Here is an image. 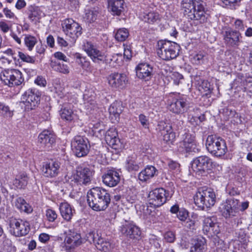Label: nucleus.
<instances>
[{
    "label": "nucleus",
    "mask_w": 252,
    "mask_h": 252,
    "mask_svg": "<svg viewBox=\"0 0 252 252\" xmlns=\"http://www.w3.org/2000/svg\"><path fill=\"white\" fill-rule=\"evenodd\" d=\"M111 201L110 195L107 190L102 188L95 187L90 189L87 193V202L94 210H105Z\"/></svg>",
    "instance_id": "obj_1"
},
{
    "label": "nucleus",
    "mask_w": 252,
    "mask_h": 252,
    "mask_svg": "<svg viewBox=\"0 0 252 252\" xmlns=\"http://www.w3.org/2000/svg\"><path fill=\"white\" fill-rule=\"evenodd\" d=\"M204 2L198 0H183L182 8L184 14L187 18L204 23L207 21V16L205 11Z\"/></svg>",
    "instance_id": "obj_2"
},
{
    "label": "nucleus",
    "mask_w": 252,
    "mask_h": 252,
    "mask_svg": "<svg viewBox=\"0 0 252 252\" xmlns=\"http://www.w3.org/2000/svg\"><path fill=\"white\" fill-rule=\"evenodd\" d=\"M180 48L179 45L174 42L160 40L157 43V52L162 60L169 61L178 56Z\"/></svg>",
    "instance_id": "obj_3"
},
{
    "label": "nucleus",
    "mask_w": 252,
    "mask_h": 252,
    "mask_svg": "<svg viewBox=\"0 0 252 252\" xmlns=\"http://www.w3.org/2000/svg\"><path fill=\"white\" fill-rule=\"evenodd\" d=\"M216 198L214 191L211 189L206 188L198 189L193 198L195 205L202 210L214 206Z\"/></svg>",
    "instance_id": "obj_4"
},
{
    "label": "nucleus",
    "mask_w": 252,
    "mask_h": 252,
    "mask_svg": "<svg viewBox=\"0 0 252 252\" xmlns=\"http://www.w3.org/2000/svg\"><path fill=\"white\" fill-rule=\"evenodd\" d=\"M167 102L170 111L176 114L184 113L189 104L186 96L177 93L169 94Z\"/></svg>",
    "instance_id": "obj_5"
},
{
    "label": "nucleus",
    "mask_w": 252,
    "mask_h": 252,
    "mask_svg": "<svg viewBox=\"0 0 252 252\" xmlns=\"http://www.w3.org/2000/svg\"><path fill=\"white\" fill-rule=\"evenodd\" d=\"M0 78L5 85L9 87L19 86L24 81L22 72L18 69H7L1 72Z\"/></svg>",
    "instance_id": "obj_6"
},
{
    "label": "nucleus",
    "mask_w": 252,
    "mask_h": 252,
    "mask_svg": "<svg viewBox=\"0 0 252 252\" xmlns=\"http://www.w3.org/2000/svg\"><path fill=\"white\" fill-rule=\"evenodd\" d=\"M40 94L36 89H29L22 94L20 104L24 105L26 111L34 109L39 103Z\"/></svg>",
    "instance_id": "obj_7"
},
{
    "label": "nucleus",
    "mask_w": 252,
    "mask_h": 252,
    "mask_svg": "<svg viewBox=\"0 0 252 252\" xmlns=\"http://www.w3.org/2000/svg\"><path fill=\"white\" fill-rule=\"evenodd\" d=\"M172 194L162 188H157L151 191L149 194V204L154 207H158L171 198Z\"/></svg>",
    "instance_id": "obj_8"
},
{
    "label": "nucleus",
    "mask_w": 252,
    "mask_h": 252,
    "mask_svg": "<svg viewBox=\"0 0 252 252\" xmlns=\"http://www.w3.org/2000/svg\"><path fill=\"white\" fill-rule=\"evenodd\" d=\"M211 159L205 156H199L193 159L191 162L192 170L199 175L206 173L212 167Z\"/></svg>",
    "instance_id": "obj_9"
},
{
    "label": "nucleus",
    "mask_w": 252,
    "mask_h": 252,
    "mask_svg": "<svg viewBox=\"0 0 252 252\" xmlns=\"http://www.w3.org/2000/svg\"><path fill=\"white\" fill-rule=\"evenodd\" d=\"M72 150L78 157L86 156L90 148L88 139L81 136H76L71 142Z\"/></svg>",
    "instance_id": "obj_10"
},
{
    "label": "nucleus",
    "mask_w": 252,
    "mask_h": 252,
    "mask_svg": "<svg viewBox=\"0 0 252 252\" xmlns=\"http://www.w3.org/2000/svg\"><path fill=\"white\" fill-rule=\"evenodd\" d=\"M9 226L11 233L17 237L27 235L30 230L29 222L22 220L11 219Z\"/></svg>",
    "instance_id": "obj_11"
},
{
    "label": "nucleus",
    "mask_w": 252,
    "mask_h": 252,
    "mask_svg": "<svg viewBox=\"0 0 252 252\" xmlns=\"http://www.w3.org/2000/svg\"><path fill=\"white\" fill-rule=\"evenodd\" d=\"M63 28L66 35L71 38V42H74L82 34V28L79 24L72 19L64 21Z\"/></svg>",
    "instance_id": "obj_12"
},
{
    "label": "nucleus",
    "mask_w": 252,
    "mask_h": 252,
    "mask_svg": "<svg viewBox=\"0 0 252 252\" xmlns=\"http://www.w3.org/2000/svg\"><path fill=\"white\" fill-rule=\"evenodd\" d=\"M83 49L93 61L96 63L105 60V53L100 51L97 46L91 42H86L83 46Z\"/></svg>",
    "instance_id": "obj_13"
},
{
    "label": "nucleus",
    "mask_w": 252,
    "mask_h": 252,
    "mask_svg": "<svg viewBox=\"0 0 252 252\" xmlns=\"http://www.w3.org/2000/svg\"><path fill=\"white\" fill-rule=\"evenodd\" d=\"M137 77L144 81H149L153 78L155 72L153 66L147 63H140L136 67Z\"/></svg>",
    "instance_id": "obj_14"
},
{
    "label": "nucleus",
    "mask_w": 252,
    "mask_h": 252,
    "mask_svg": "<svg viewBox=\"0 0 252 252\" xmlns=\"http://www.w3.org/2000/svg\"><path fill=\"white\" fill-rule=\"evenodd\" d=\"M109 85L114 88L123 89L126 87L128 82L126 75L124 73L114 72L107 77Z\"/></svg>",
    "instance_id": "obj_15"
},
{
    "label": "nucleus",
    "mask_w": 252,
    "mask_h": 252,
    "mask_svg": "<svg viewBox=\"0 0 252 252\" xmlns=\"http://www.w3.org/2000/svg\"><path fill=\"white\" fill-rule=\"evenodd\" d=\"M88 238L90 241L94 242L97 249L99 251L107 252L112 249L111 244L107 239L99 236L97 234L95 235L94 232H90Z\"/></svg>",
    "instance_id": "obj_16"
},
{
    "label": "nucleus",
    "mask_w": 252,
    "mask_h": 252,
    "mask_svg": "<svg viewBox=\"0 0 252 252\" xmlns=\"http://www.w3.org/2000/svg\"><path fill=\"white\" fill-rule=\"evenodd\" d=\"M60 169V162L57 160L52 159L43 164L42 170L45 177L54 178L59 175Z\"/></svg>",
    "instance_id": "obj_17"
},
{
    "label": "nucleus",
    "mask_w": 252,
    "mask_h": 252,
    "mask_svg": "<svg viewBox=\"0 0 252 252\" xmlns=\"http://www.w3.org/2000/svg\"><path fill=\"white\" fill-rule=\"evenodd\" d=\"M120 231L122 234L131 239H138L141 235L140 228L134 224L127 221L120 227Z\"/></svg>",
    "instance_id": "obj_18"
},
{
    "label": "nucleus",
    "mask_w": 252,
    "mask_h": 252,
    "mask_svg": "<svg viewBox=\"0 0 252 252\" xmlns=\"http://www.w3.org/2000/svg\"><path fill=\"white\" fill-rule=\"evenodd\" d=\"M102 182L109 187L116 186L121 180L119 172L114 168L107 170L102 176Z\"/></svg>",
    "instance_id": "obj_19"
},
{
    "label": "nucleus",
    "mask_w": 252,
    "mask_h": 252,
    "mask_svg": "<svg viewBox=\"0 0 252 252\" xmlns=\"http://www.w3.org/2000/svg\"><path fill=\"white\" fill-rule=\"evenodd\" d=\"M92 176V171L90 168L80 166L77 169L74 180L79 185H87L91 183Z\"/></svg>",
    "instance_id": "obj_20"
},
{
    "label": "nucleus",
    "mask_w": 252,
    "mask_h": 252,
    "mask_svg": "<svg viewBox=\"0 0 252 252\" xmlns=\"http://www.w3.org/2000/svg\"><path fill=\"white\" fill-rule=\"evenodd\" d=\"M223 36L225 43L229 46L234 47L240 44L241 36L239 31L228 29L224 32Z\"/></svg>",
    "instance_id": "obj_21"
},
{
    "label": "nucleus",
    "mask_w": 252,
    "mask_h": 252,
    "mask_svg": "<svg viewBox=\"0 0 252 252\" xmlns=\"http://www.w3.org/2000/svg\"><path fill=\"white\" fill-rule=\"evenodd\" d=\"M56 137L51 131L44 130L38 136V143L40 146L44 148H49L55 143Z\"/></svg>",
    "instance_id": "obj_22"
},
{
    "label": "nucleus",
    "mask_w": 252,
    "mask_h": 252,
    "mask_svg": "<svg viewBox=\"0 0 252 252\" xmlns=\"http://www.w3.org/2000/svg\"><path fill=\"white\" fill-rule=\"evenodd\" d=\"M95 98L96 94L94 89L85 90L83 95V99L85 108L90 113L97 108Z\"/></svg>",
    "instance_id": "obj_23"
},
{
    "label": "nucleus",
    "mask_w": 252,
    "mask_h": 252,
    "mask_svg": "<svg viewBox=\"0 0 252 252\" xmlns=\"http://www.w3.org/2000/svg\"><path fill=\"white\" fill-rule=\"evenodd\" d=\"M203 230L211 236L217 235L220 231L217 220L214 217H207L204 219Z\"/></svg>",
    "instance_id": "obj_24"
},
{
    "label": "nucleus",
    "mask_w": 252,
    "mask_h": 252,
    "mask_svg": "<svg viewBox=\"0 0 252 252\" xmlns=\"http://www.w3.org/2000/svg\"><path fill=\"white\" fill-rule=\"evenodd\" d=\"M64 242L66 249L71 250L81 244V237L80 234L72 232L66 236Z\"/></svg>",
    "instance_id": "obj_25"
},
{
    "label": "nucleus",
    "mask_w": 252,
    "mask_h": 252,
    "mask_svg": "<svg viewBox=\"0 0 252 252\" xmlns=\"http://www.w3.org/2000/svg\"><path fill=\"white\" fill-rule=\"evenodd\" d=\"M59 210L60 214L64 220L66 221H70L74 215L75 214V210L67 202H63L60 204Z\"/></svg>",
    "instance_id": "obj_26"
},
{
    "label": "nucleus",
    "mask_w": 252,
    "mask_h": 252,
    "mask_svg": "<svg viewBox=\"0 0 252 252\" xmlns=\"http://www.w3.org/2000/svg\"><path fill=\"white\" fill-rule=\"evenodd\" d=\"M61 118L67 122H71L76 118V114L71 108V105L65 104L62 106L60 110Z\"/></svg>",
    "instance_id": "obj_27"
},
{
    "label": "nucleus",
    "mask_w": 252,
    "mask_h": 252,
    "mask_svg": "<svg viewBox=\"0 0 252 252\" xmlns=\"http://www.w3.org/2000/svg\"><path fill=\"white\" fill-rule=\"evenodd\" d=\"M105 139L107 143L114 149H117L120 141L115 129H110L106 133Z\"/></svg>",
    "instance_id": "obj_28"
},
{
    "label": "nucleus",
    "mask_w": 252,
    "mask_h": 252,
    "mask_svg": "<svg viewBox=\"0 0 252 252\" xmlns=\"http://www.w3.org/2000/svg\"><path fill=\"white\" fill-rule=\"evenodd\" d=\"M157 171L154 166L148 165L139 173L138 179L143 182H146L154 177Z\"/></svg>",
    "instance_id": "obj_29"
},
{
    "label": "nucleus",
    "mask_w": 252,
    "mask_h": 252,
    "mask_svg": "<svg viewBox=\"0 0 252 252\" xmlns=\"http://www.w3.org/2000/svg\"><path fill=\"white\" fill-rule=\"evenodd\" d=\"M108 8L113 15H120L123 9L124 0H108Z\"/></svg>",
    "instance_id": "obj_30"
},
{
    "label": "nucleus",
    "mask_w": 252,
    "mask_h": 252,
    "mask_svg": "<svg viewBox=\"0 0 252 252\" xmlns=\"http://www.w3.org/2000/svg\"><path fill=\"white\" fill-rule=\"evenodd\" d=\"M50 66L54 70L59 73L64 74H67L69 73L70 70L68 65L63 62L52 60Z\"/></svg>",
    "instance_id": "obj_31"
},
{
    "label": "nucleus",
    "mask_w": 252,
    "mask_h": 252,
    "mask_svg": "<svg viewBox=\"0 0 252 252\" xmlns=\"http://www.w3.org/2000/svg\"><path fill=\"white\" fill-rule=\"evenodd\" d=\"M221 139L222 138L216 135H209L206 141V146L208 151L212 154Z\"/></svg>",
    "instance_id": "obj_32"
},
{
    "label": "nucleus",
    "mask_w": 252,
    "mask_h": 252,
    "mask_svg": "<svg viewBox=\"0 0 252 252\" xmlns=\"http://www.w3.org/2000/svg\"><path fill=\"white\" fill-rule=\"evenodd\" d=\"M14 206L20 211L30 213L32 211V207L22 197H19L13 202Z\"/></svg>",
    "instance_id": "obj_33"
},
{
    "label": "nucleus",
    "mask_w": 252,
    "mask_h": 252,
    "mask_svg": "<svg viewBox=\"0 0 252 252\" xmlns=\"http://www.w3.org/2000/svg\"><path fill=\"white\" fill-rule=\"evenodd\" d=\"M140 18L145 22L149 24H154L160 20V16L158 12L150 11L143 12L140 15Z\"/></svg>",
    "instance_id": "obj_34"
},
{
    "label": "nucleus",
    "mask_w": 252,
    "mask_h": 252,
    "mask_svg": "<svg viewBox=\"0 0 252 252\" xmlns=\"http://www.w3.org/2000/svg\"><path fill=\"white\" fill-rule=\"evenodd\" d=\"M136 159L135 155L128 157L126 159V168L129 172L137 171L139 170V165Z\"/></svg>",
    "instance_id": "obj_35"
},
{
    "label": "nucleus",
    "mask_w": 252,
    "mask_h": 252,
    "mask_svg": "<svg viewBox=\"0 0 252 252\" xmlns=\"http://www.w3.org/2000/svg\"><path fill=\"white\" fill-rule=\"evenodd\" d=\"M206 240L203 237L197 239L195 244L190 248V252H205Z\"/></svg>",
    "instance_id": "obj_36"
},
{
    "label": "nucleus",
    "mask_w": 252,
    "mask_h": 252,
    "mask_svg": "<svg viewBox=\"0 0 252 252\" xmlns=\"http://www.w3.org/2000/svg\"><path fill=\"white\" fill-rule=\"evenodd\" d=\"M179 149L181 152H184L189 154L197 153L200 151L196 141L187 143V144L179 145Z\"/></svg>",
    "instance_id": "obj_37"
},
{
    "label": "nucleus",
    "mask_w": 252,
    "mask_h": 252,
    "mask_svg": "<svg viewBox=\"0 0 252 252\" xmlns=\"http://www.w3.org/2000/svg\"><path fill=\"white\" fill-rule=\"evenodd\" d=\"M123 108L122 102L116 101L111 104L109 108V112L110 115H113L117 118L123 112Z\"/></svg>",
    "instance_id": "obj_38"
},
{
    "label": "nucleus",
    "mask_w": 252,
    "mask_h": 252,
    "mask_svg": "<svg viewBox=\"0 0 252 252\" xmlns=\"http://www.w3.org/2000/svg\"><path fill=\"white\" fill-rule=\"evenodd\" d=\"M216 148L214 152H213L212 155L218 157L224 155L227 151L225 140L222 138Z\"/></svg>",
    "instance_id": "obj_39"
},
{
    "label": "nucleus",
    "mask_w": 252,
    "mask_h": 252,
    "mask_svg": "<svg viewBox=\"0 0 252 252\" xmlns=\"http://www.w3.org/2000/svg\"><path fill=\"white\" fill-rule=\"evenodd\" d=\"M28 182V178L27 176L24 174H22L14 180L13 184L17 189H24L27 185Z\"/></svg>",
    "instance_id": "obj_40"
},
{
    "label": "nucleus",
    "mask_w": 252,
    "mask_h": 252,
    "mask_svg": "<svg viewBox=\"0 0 252 252\" xmlns=\"http://www.w3.org/2000/svg\"><path fill=\"white\" fill-rule=\"evenodd\" d=\"M221 211L223 216L225 218H230L237 215L232 207L228 202L222 205Z\"/></svg>",
    "instance_id": "obj_41"
},
{
    "label": "nucleus",
    "mask_w": 252,
    "mask_h": 252,
    "mask_svg": "<svg viewBox=\"0 0 252 252\" xmlns=\"http://www.w3.org/2000/svg\"><path fill=\"white\" fill-rule=\"evenodd\" d=\"M221 211L223 216L225 218H230L237 215L232 207L228 202L222 205Z\"/></svg>",
    "instance_id": "obj_42"
},
{
    "label": "nucleus",
    "mask_w": 252,
    "mask_h": 252,
    "mask_svg": "<svg viewBox=\"0 0 252 252\" xmlns=\"http://www.w3.org/2000/svg\"><path fill=\"white\" fill-rule=\"evenodd\" d=\"M74 58L76 60V62L81 65L82 67L84 69H87L89 68L90 63L88 61L86 57L82 56L79 53H76Z\"/></svg>",
    "instance_id": "obj_43"
},
{
    "label": "nucleus",
    "mask_w": 252,
    "mask_h": 252,
    "mask_svg": "<svg viewBox=\"0 0 252 252\" xmlns=\"http://www.w3.org/2000/svg\"><path fill=\"white\" fill-rule=\"evenodd\" d=\"M129 35V32L126 28L119 29L115 33V38L118 41H124L126 40Z\"/></svg>",
    "instance_id": "obj_44"
},
{
    "label": "nucleus",
    "mask_w": 252,
    "mask_h": 252,
    "mask_svg": "<svg viewBox=\"0 0 252 252\" xmlns=\"http://www.w3.org/2000/svg\"><path fill=\"white\" fill-rule=\"evenodd\" d=\"M161 136H163V141L168 145L172 144L175 140L176 134L172 130L170 129Z\"/></svg>",
    "instance_id": "obj_45"
},
{
    "label": "nucleus",
    "mask_w": 252,
    "mask_h": 252,
    "mask_svg": "<svg viewBox=\"0 0 252 252\" xmlns=\"http://www.w3.org/2000/svg\"><path fill=\"white\" fill-rule=\"evenodd\" d=\"M24 42L25 45L28 47L29 50L31 51L36 43L37 39L33 36L26 34Z\"/></svg>",
    "instance_id": "obj_46"
},
{
    "label": "nucleus",
    "mask_w": 252,
    "mask_h": 252,
    "mask_svg": "<svg viewBox=\"0 0 252 252\" xmlns=\"http://www.w3.org/2000/svg\"><path fill=\"white\" fill-rule=\"evenodd\" d=\"M171 129V126L164 121H160L158 122L156 127L158 134L161 135Z\"/></svg>",
    "instance_id": "obj_47"
},
{
    "label": "nucleus",
    "mask_w": 252,
    "mask_h": 252,
    "mask_svg": "<svg viewBox=\"0 0 252 252\" xmlns=\"http://www.w3.org/2000/svg\"><path fill=\"white\" fill-rule=\"evenodd\" d=\"M29 18L32 21H36L39 18L40 11L38 7L31 6L29 8Z\"/></svg>",
    "instance_id": "obj_48"
},
{
    "label": "nucleus",
    "mask_w": 252,
    "mask_h": 252,
    "mask_svg": "<svg viewBox=\"0 0 252 252\" xmlns=\"http://www.w3.org/2000/svg\"><path fill=\"white\" fill-rule=\"evenodd\" d=\"M194 141H195V137L194 134L185 132L182 136V140L180 142L179 145L187 144Z\"/></svg>",
    "instance_id": "obj_49"
},
{
    "label": "nucleus",
    "mask_w": 252,
    "mask_h": 252,
    "mask_svg": "<svg viewBox=\"0 0 252 252\" xmlns=\"http://www.w3.org/2000/svg\"><path fill=\"white\" fill-rule=\"evenodd\" d=\"M97 15V12L96 11L89 9L86 10L84 18L87 22L92 23L96 19Z\"/></svg>",
    "instance_id": "obj_50"
},
{
    "label": "nucleus",
    "mask_w": 252,
    "mask_h": 252,
    "mask_svg": "<svg viewBox=\"0 0 252 252\" xmlns=\"http://www.w3.org/2000/svg\"><path fill=\"white\" fill-rule=\"evenodd\" d=\"M46 217L47 220L50 222H54L57 219L58 215L55 210L48 209L46 211Z\"/></svg>",
    "instance_id": "obj_51"
},
{
    "label": "nucleus",
    "mask_w": 252,
    "mask_h": 252,
    "mask_svg": "<svg viewBox=\"0 0 252 252\" xmlns=\"http://www.w3.org/2000/svg\"><path fill=\"white\" fill-rule=\"evenodd\" d=\"M216 252H226L227 246L222 240H219L215 244Z\"/></svg>",
    "instance_id": "obj_52"
},
{
    "label": "nucleus",
    "mask_w": 252,
    "mask_h": 252,
    "mask_svg": "<svg viewBox=\"0 0 252 252\" xmlns=\"http://www.w3.org/2000/svg\"><path fill=\"white\" fill-rule=\"evenodd\" d=\"M0 113L6 117H11L12 115L9 107L1 102H0Z\"/></svg>",
    "instance_id": "obj_53"
},
{
    "label": "nucleus",
    "mask_w": 252,
    "mask_h": 252,
    "mask_svg": "<svg viewBox=\"0 0 252 252\" xmlns=\"http://www.w3.org/2000/svg\"><path fill=\"white\" fill-rule=\"evenodd\" d=\"M193 63L199 65L203 63L204 61V56L201 54H197L193 56L191 59Z\"/></svg>",
    "instance_id": "obj_54"
},
{
    "label": "nucleus",
    "mask_w": 252,
    "mask_h": 252,
    "mask_svg": "<svg viewBox=\"0 0 252 252\" xmlns=\"http://www.w3.org/2000/svg\"><path fill=\"white\" fill-rule=\"evenodd\" d=\"M198 85L200 89H203L204 92H206V94L210 91L211 85L207 80L201 79L200 81L198 82Z\"/></svg>",
    "instance_id": "obj_55"
},
{
    "label": "nucleus",
    "mask_w": 252,
    "mask_h": 252,
    "mask_svg": "<svg viewBox=\"0 0 252 252\" xmlns=\"http://www.w3.org/2000/svg\"><path fill=\"white\" fill-rule=\"evenodd\" d=\"M139 121L143 128L148 129L149 126V119L144 114H140L138 117Z\"/></svg>",
    "instance_id": "obj_56"
},
{
    "label": "nucleus",
    "mask_w": 252,
    "mask_h": 252,
    "mask_svg": "<svg viewBox=\"0 0 252 252\" xmlns=\"http://www.w3.org/2000/svg\"><path fill=\"white\" fill-rule=\"evenodd\" d=\"M184 122L180 120H175L172 125L170 126H171V129L175 131H179L182 129Z\"/></svg>",
    "instance_id": "obj_57"
},
{
    "label": "nucleus",
    "mask_w": 252,
    "mask_h": 252,
    "mask_svg": "<svg viewBox=\"0 0 252 252\" xmlns=\"http://www.w3.org/2000/svg\"><path fill=\"white\" fill-rule=\"evenodd\" d=\"M177 216L178 218L183 222L188 218L189 213L187 210L182 208L177 213Z\"/></svg>",
    "instance_id": "obj_58"
},
{
    "label": "nucleus",
    "mask_w": 252,
    "mask_h": 252,
    "mask_svg": "<svg viewBox=\"0 0 252 252\" xmlns=\"http://www.w3.org/2000/svg\"><path fill=\"white\" fill-rule=\"evenodd\" d=\"M232 207L233 210L238 214L240 211V202L236 199H232L227 201Z\"/></svg>",
    "instance_id": "obj_59"
},
{
    "label": "nucleus",
    "mask_w": 252,
    "mask_h": 252,
    "mask_svg": "<svg viewBox=\"0 0 252 252\" xmlns=\"http://www.w3.org/2000/svg\"><path fill=\"white\" fill-rule=\"evenodd\" d=\"M18 56L23 62L30 63H32L34 62V59L32 57L21 52H18Z\"/></svg>",
    "instance_id": "obj_60"
},
{
    "label": "nucleus",
    "mask_w": 252,
    "mask_h": 252,
    "mask_svg": "<svg viewBox=\"0 0 252 252\" xmlns=\"http://www.w3.org/2000/svg\"><path fill=\"white\" fill-rule=\"evenodd\" d=\"M195 221L190 218H188L187 220L183 222V225L190 230H193L195 229Z\"/></svg>",
    "instance_id": "obj_61"
},
{
    "label": "nucleus",
    "mask_w": 252,
    "mask_h": 252,
    "mask_svg": "<svg viewBox=\"0 0 252 252\" xmlns=\"http://www.w3.org/2000/svg\"><path fill=\"white\" fill-rule=\"evenodd\" d=\"M164 238L167 242L173 243L175 240V235L172 231H167L165 233Z\"/></svg>",
    "instance_id": "obj_62"
},
{
    "label": "nucleus",
    "mask_w": 252,
    "mask_h": 252,
    "mask_svg": "<svg viewBox=\"0 0 252 252\" xmlns=\"http://www.w3.org/2000/svg\"><path fill=\"white\" fill-rule=\"evenodd\" d=\"M54 57L57 60H59L60 62H68V59L66 57V56L62 52H57L54 54Z\"/></svg>",
    "instance_id": "obj_63"
},
{
    "label": "nucleus",
    "mask_w": 252,
    "mask_h": 252,
    "mask_svg": "<svg viewBox=\"0 0 252 252\" xmlns=\"http://www.w3.org/2000/svg\"><path fill=\"white\" fill-rule=\"evenodd\" d=\"M11 28V26H9L5 21H0V30L3 33L7 32Z\"/></svg>",
    "instance_id": "obj_64"
}]
</instances>
